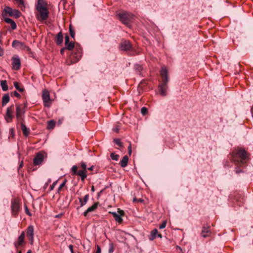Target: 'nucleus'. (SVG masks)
<instances>
[{"label":"nucleus","instance_id":"obj_36","mask_svg":"<svg viewBox=\"0 0 253 253\" xmlns=\"http://www.w3.org/2000/svg\"><path fill=\"white\" fill-rule=\"evenodd\" d=\"M114 142L119 147L122 146V143L121 142L120 139L116 138L114 139Z\"/></svg>","mask_w":253,"mask_h":253},{"label":"nucleus","instance_id":"obj_43","mask_svg":"<svg viewBox=\"0 0 253 253\" xmlns=\"http://www.w3.org/2000/svg\"><path fill=\"white\" fill-rule=\"evenodd\" d=\"M96 248H97V250L95 252V253H101V248L100 247V246L98 245H97Z\"/></svg>","mask_w":253,"mask_h":253},{"label":"nucleus","instance_id":"obj_14","mask_svg":"<svg viewBox=\"0 0 253 253\" xmlns=\"http://www.w3.org/2000/svg\"><path fill=\"white\" fill-rule=\"evenodd\" d=\"M211 234L210 226L208 225H204L202 228L201 236L204 238L209 237Z\"/></svg>","mask_w":253,"mask_h":253},{"label":"nucleus","instance_id":"obj_63","mask_svg":"<svg viewBox=\"0 0 253 253\" xmlns=\"http://www.w3.org/2000/svg\"><path fill=\"white\" fill-rule=\"evenodd\" d=\"M47 184H48V183H47V184H46V185H45V187H46V186L47 185Z\"/></svg>","mask_w":253,"mask_h":253},{"label":"nucleus","instance_id":"obj_11","mask_svg":"<svg viewBox=\"0 0 253 253\" xmlns=\"http://www.w3.org/2000/svg\"><path fill=\"white\" fill-rule=\"evenodd\" d=\"M42 98L44 103V106H49L48 103L50 101L49 92L48 90L44 89L42 91Z\"/></svg>","mask_w":253,"mask_h":253},{"label":"nucleus","instance_id":"obj_24","mask_svg":"<svg viewBox=\"0 0 253 253\" xmlns=\"http://www.w3.org/2000/svg\"><path fill=\"white\" fill-rule=\"evenodd\" d=\"M158 233V231L157 229H155L151 231L150 235L149 237V239L150 241L154 240L157 237Z\"/></svg>","mask_w":253,"mask_h":253},{"label":"nucleus","instance_id":"obj_4","mask_svg":"<svg viewBox=\"0 0 253 253\" xmlns=\"http://www.w3.org/2000/svg\"><path fill=\"white\" fill-rule=\"evenodd\" d=\"M21 12L17 9H13L9 6H5L4 8L2 16L3 19L7 17V16L14 17L18 18L20 16Z\"/></svg>","mask_w":253,"mask_h":253},{"label":"nucleus","instance_id":"obj_31","mask_svg":"<svg viewBox=\"0 0 253 253\" xmlns=\"http://www.w3.org/2000/svg\"><path fill=\"white\" fill-rule=\"evenodd\" d=\"M66 49L68 50H72L75 47V43L74 42H71L70 43L65 46Z\"/></svg>","mask_w":253,"mask_h":253},{"label":"nucleus","instance_id":"obj_3","mask_svg":"<svg viewBox=\"0 0 253 253\" xmlns=\"http://www.w3.org/2000/svg\"><path fill=\"white\" fill-rule=\"evenodd\" d=\"M160 74L162 78V83L159 85V91L162 96H165L167 95V90L168 87L167 83L169 81L168 71L166 67H162Z\"/></svg>","mask_w":253,"mask_h":253},{"label":"nucleus","instance_id":"obj_58","mask_svg":"<svg viewBox=\"0 0 253 253\" xmlns=\"http://www.w3.org/2000/svg\"><path fill=\"white\" fill-rule=\"evenodd\" d=\"M70 42H67L66 43H65V46H66L67 45L69 44L70 43Z\"/></svg>","mask_w":253,"mask_h":253},{"label":"nucleus","instance_id":"obj_41","mask_svg":"<svg viewBox=\"0 0 253 253\" xmlns=\"http://www.w3.org/2000/svg\"><path fill=\"white\" fill-rule=\"evenodd\" d=\"M66 181H67V180H65L64 181L60 184V185L59 186V187L58 188V191L60 190L62 188L65 186Z\"/></svg>","mask_w":253,"mask_h":253},{"label":"nucleus","instance_id":"obj_64","mask_svg":"<svg viewBox=\"0 0 253 253\" xmlns=\"http://www.w3.org/2000/svg\"><path fill=\"white\" fill-rule=\"evenodd\" d=\"M0 56H2V54H0Z\"/></svg>","mask_w":253,"mask_h":253},{"label":"nucleus","instance_id":"obj_2","mask_svg":"<svg viewBox=\"0 0 253 253\" xmlns=\"http://www.w3.org/2000/svg\"><path fill=\"white\" fill-rule=\"evenodd\" d=\"M47 3L45 0H38L36 5V12L35 13L36 18L41 22L46 20L49 12L47 7Z\"/></svg>","mask_w":253,"mask_h":253},{"label":"nucleus","instance_id":"obj_37","mask_svg":"<svg viewBox=\"0 0 253 253\" xmlns=\"http://www.w3.org/2000/svg\"><path fill=\"white\" fill-rule=\"evenodd\" d=\"M80 168H82V169L84 170V171H87V167L85 163L83 162H81Z\"/></svg>","mask_w":253,"mask_h":253},{"label":"nucleus","instance_id":"obj_27","mask_svg":"<svg viewBox=\"0 0 253 253\" xmlns=\"http://www.w3.org/2000/svg\"><path fill=\"white\" fill-rule=\"evenodd\" d=\"M1 87L4 91L8 90V85L6 80H1Z\"/></svg>","mask_w":253,"mask_h":253},{"label":"nucleus","instance_id":"obj_22","mask_svg":"<svg viewBox=\"0 0 253 253\" xmlns=\"http://www.w3.org/2000/svg\"><path fill=\"white\" fill-rule=\"evenodd\" d=\"M89 199V195L86 194L84 196L83 199H82L81 198H79V200L80 203L81 207H83L84 206L87 202L88 201Z\"/></svg>","mask_w":253,"mask_h":253},{"label":"nucleus","instance_id":"obj_9","mask_svg":"<svg viewBox=\"0 0 253 253\" xmlns=\"http://www.w3.org/2000/svg\"><path fill=\"white\" fill-rule=\"evenodd\" d=\"M119 48L121 50L127 51L131 49L132 45L129 41L125 40L120 43Z\"/></svg>","mask_w":253,"mask_h":253},{"label":"nucleus","instance_id":"obj_33","mask_svg":"<svg viewBox=\"0 0 253 253\" xmlns=\"http://www.w3.org/2000/svg\"><path fill=\"white\" fill-rule=\"evenodd\" d=\"M115 248L114 245L113 243H110L109 244V247L108 249V253H113L114 251Z\"/></svg>","mask_w":253,"mask_h":253},{"label":"nucleus","instance_id":"obj_13","mask_svg":"<svg viewBox=\"0 0 253 253\" xmlns=\"http://www.w3.org/2000/svg\"><path fill=\"white\" fill-rule=\"evenodd\" d=\"M43 155L42 153H38L34 158L33 164L35 165H41L43 161Z\"/></svg>","mask_w":253,"mask_h":253},{"label":"nucleus","instance_id":"obj_12","mask_svg":"<svg viewBox=\"0 0 253 253\" xmlns=\"http://www.w3.org/2000/svg\"><path fill=\"white\" fill-rule=\"evenodd\" d=\"M25 236V234L24 231H23L21 235L18 237L17 241L14 242V246L16 249H18L19 247L23 246L24 243V238Z\"/></svg>","mask_w":253,"mask_h":253},{"label":"nucleus","instance_id":"obj_57","mask_svg":"<svg viewBox=\"0 0 253 253\" xmlns=\"http://www.w3.org/2000/svg\"><path fill=\"white\" fill-rule=\"evenodd\" d=\"M102 191V190H101L99 193H98V195H97L98 197L100 196V194L101 193Z\"/></svg>","mask_w":253,"mask_h":253},{"label":"nucleus","instance_id":"obj_45","mask_svg":"<svg viewBox=\"0 0 253 253\" xmlns=\"http://www.w3.org/2000/svg\"><path fill=\"white\" fill-rule=\"evenodd\" d=\"M13 94L15 97L17 98H20L21 96L16 91H14L13 92Z\"/></svg>","mask_w":253,"mask_h":253},{"label":"nucleus","instance_id":"obj_7","mask_svg":"<svg viewBox=\"0 0 253 253\" xmlns=\"http://www.w3.org/2000/svg\"><path fill=\"white\" fill-rule=\"evenodd\" d=\"M109 213L113 215L116 222H118L119 223L122 222V216H123L125 214V212L123 210H120V209H118L117 212L115 211H110Z\"/></svg>","mask_w":253,"mask_h":253},{"label":"nucleus","instance_id":"obj_21","mask_svg":"<svg viewBox=\"0 0 253 253\" xmlns=\"http://www.w3.org/2000/svg\"><path fill=\"white\" fill-rule=\"evenodd\" d=\"M13 106H11L7 108V112H6V119L7 120V122H9V119H11L12 118V110L13 109Z\"/></svg>","mask_w":253,"mask_h":253},{"label":"nucleus","instance_id":"obj_59","mask_svg":"<svg viewBox=\"0 0 253 253\" xmlns=\"http://www.w3.org/2000/svg\"><path fill=\"white\" fill-rule=\"evenodd\" d=\"M27 253H32V252H31V250H29V251L27 252Z\"/></svg>","mask_w":253,"mask_h":253},{"label":"nucleus","instance_id":"obj_35","mask_svg":"<svg viewBox=\"0 0 253 253\" xmlns=\"http://www.w3.org/2000/svg\"><path fill=\"white\" fill-rule=\"evenodd\" d=\"M75 57L77 59V60H79L81 57V52L80 49H77V52L75 53Z\"/></svg>","mask_w":253,"mask_h":253},{"label":"nucleus","instance_id":"obj_50","mask_svg":"<svg viewBox=\"0 0 253 253\" xmlns=\"http://www.w3.org/2000/svg\"><path fill=\"white\" fill-rule=\"evenodd\" d=\"M133 201H138V202H142L143 201V200H142L141 199H139L137 200L136 198H134L133 199Z\"/></svg>","mask_w":253,"mask_h":253},{"label":"nucleus","instance_id":"obj_48","mask_svg":"<svg viewBox=\"0 0 253 253\" xmlns=\"http://www.w3.org/2000/svg\"><path fill=\"white\" fill-rule=\"evenodd\" d=\"M25 210H26V213L29 215H31V213L30 212V211H29L27 206L25 207Z\"/></svg>","mask_w":253,"mask_h":253},{"label":"nucleus","instance_id":"obj_29","mask_svg":"<svg viewBox=\"0 0 253 253\" xmlns=\"http://www.w3.org/2000/svg\"><path fill=\"white\" fill-rule=\"evenodd\" d=\"M55 125V123L54 121L51 120L48 122L47 128L48 129H53Z\"/></svg>","mask_w":253,"mask_h":253},{"label":"nucleus","instance_id":"obj_54","mask_svg":"<svg viewBox=\"0 0 253 253\" xmlns=\"http://www.w3.org/2000/svg\"><path fill=\"white\" fill-rule=\"evenodd\" d=\"M94 190H95V189H94V186H92L91 187V191L92 192H94Z\"/></svg>","mask_w":253,"mask_h":253},{"label":"nucleus","instance_id":"obj_18","mask_svg":"<svg viewBox=\"0 0 253 253\" xmlns=\"http://www.w3.org/2000/svg\"><path fill=\"white\" fill-rule=\"evenodd\" d=\"M3 20L7 23L9 24L12 30H15L17 28L16 23L11 18L8 17H5L3 19Z\"/></svg>","mask_w":253,"mask_h":253},{"label":"nucleus","instance_id":"obj_8","mask_svg":"<svg viewBox=\"0 0 253 253\" xmlns=\"http://www.w3.org/2000/svg\"><path fill=\"white\" fill-rule=\"evenodd\" d=\"M11 208L12 214L14 216L17 215L19 211V204L17 200H12Z\"/></svg>","mask_w":253,"mask_h":253},{"label":"nucleus","instance_id":"obj_26","mask_svg":"<svg viewBox=\"0 0 253 253\" xmlns=\"http://www.w3.org/2000/svg\"><path fill=\"white\" fill-rule=\"evenodd\" d=\"M21 129L23 131V134L25 136H27L30 132V130L29 128H27L25 125H24L23 123L21 124Z\"/></svg>","mask_w":253,"mask_h":253},{"label":"nucleus","instance_id":"obj_56","mask_svg":"<svg viewBox=\"0 0 253 253\" xmlns=\"http://www.w3.org/2000/svg\"><path fill=\"white\" fill-rule=\"evenodd\" d=\"M24 107H27V102H25V103H24Z\"/></svg>","mask_w":253,"mask_h":253},{"label":"nucleus","instance_id":"obj_19","mask_svg":"<svg viewBox=\"0 0 253 253\" xmlns=\"http://www.w3.org/2000/svg\"><path fill=\"white\" fill-rule=\"evenodd\" d=\"M98 203H95L92 206L89 207L84 212V215L85 216L87 215L88 213L95 211L98 207Z\"/></svg>","mask_w":253,"mask_h":253},{"label":"nucleus","instance_id":"obj_38","mask_svg":"<svg viewBox=\"0 0 253 253\" xmlns=\"http://www.w3.org/2000/svg\"><path fill=\"white\" fill-rule=\"evenodd\" d=\"M141 113L143 115H145L148 113L147 109L143 107L141 109Z\"/></svg>","mask_w":253,"mask_h":253},{"label":"nucleus","instance_id":"obj_10","mask_svg":"<svg viewBox=\"0 0 253 253\" xmlns=\"http://www.w3.org/2000/svg\"><path fill=\"white\" fill-rule=\"evenodd\" d=\"M26 235L28 238L30 244L32 245L34 242V227L30 225L27 227L26 231Z\"/></svg>","mask_w":253,"mask_h":253},{"label":"nucleus","instance_id":"obj_61","mask_svg":"<svg viewBox=\"0 0 253 253\" xmlns=\"http://www.w3.org/2000/svg\"><path fill=\"white\" fill-rule=\"evenodd\" d=\"M60 215L59 214V215H56V217H60Z\"/></svg>","mask_w":253,"mask_h":253},{"label":"nucleus","instance_id":"obj_1","mask_svg":"<svg viewBox=\"0 0 253 253\" xmlns=\"http://www.w3.org/2000/svg\"><path fill=\"white\" fill-rule=\"evenodd\" d=\"M232 160L235 162L236 167L235 171L236 173L242 172L243 170L240 167H244L248 160L246 151L243 149L235 150L232 154Z\"/></svg>","mask_w":253,"mask_h":253},{"label":"nucleus","instance_id":"obj_40","mask_svg":"<svg viewBox=\"0 0 253 253\" xmlns=\"http://www.w3.org/2000/svg\"><path fill=\"white\" fill-rule=\"evenodd\" d=\"M167 222L166 221H164L163 222V223L159 226V228L160 229H164L166 226Z\"/></svg>","mask_w":253,"mask_h":253},{"label":"nucleus","instance_id":"obj_53","mask_svg":"<svg viewBox=\"0 0 253 253\" xmlns=\"http://www.w3.org/2000/svg\"><path fill=\"white\" fill-rule=\"evenodd\" d=\"M10 133L12 136H13V129L12 128H11L10 129Z\"/></svg>","mask_w":253,"mask_h":253},{"label":"nucleus","instance_id":"obj_5","mask_svg":"<svg viewBox=\"0 0 253 253\" xmlns=\"http://www.w3.org/2000/svg\"><path fill=\"white\" fill-rule=\"evenodd\" d=\"M119 20L124 24L127 25L134 18V15L127 12H123L118 14Z\"/></svg>","mask_w":253,"mask_h":253},{"label":"nucleus","instance_id":"obj_47","mask_svg":"<svg viewBox=\"0 0 253 253\" xmlns=\"http://www.w3.org/2000/svg\"><path fill=\"white\" fill-rule=\"evenodd\" d=\"M69 249L71 251V253H74L73 252V246L72 245H70L69 246Z\"/></svg>","mask_w":253,"mask_h":253},{"label":"nucleus","instance_id":"obj_23","mask_svg":"<svg viewBox=\"0 0 253 253\" xmlns=\"http://www.w3.org/2000/svg\"><path fill=\"white\" fill-rule=\"evenodd\" d=\"M128 161V157L126 155L124 156V157L123 158L122 160L120 162V165H121V166L122 168L126 167L127 166V165Z\"/></svg>","mask_w":253,"mask_h":253},{"label":"nucleus","instance_id":"obj_44","mask_svg":"<svg viewBox=\"0 0 253 253\" xmlns=\"http://www.w3.org/2000/svg\"><path fill=\"white\" fill-rule=\"evenodd\" d=\"M69 41H70L69 36L68 35H66L65 37V43H66L67 42H69Z\"/></svg>","mask_w":253,"mask_h":253},{"label":"nucleus","instance_id":"obj_49","mask_svg":"<svg viewBox=\"0 0 253 253\" xmlns=\"http://www.w3.org/2000/svg\"><path fill=\"white\" fill-rule=\"evenodd\" d=\"M66 49V47L62 48L60 49V53L61 54H63L64 53V50Z\"/></svg>","mask_w":253,"mask_h":253},{"label":"nucleus","instance_id":"obj_34","mask_svg":"<svg viewBox=\"0 0 253 253\" xmlns=\"http://www.w3.org/2000/svg\"><path fill=\"white\" fill-rule=\"evenodd\" d=\"M110 157L113 160L118 161L119 159V156L118 155L112 153L110 154Z\"/></svg>","mask_w":253,"mask_h":253},{"label":"nucleus","instance_id":"obj_55","mask_svg":"<svg viewBox=\"0 0 253 253\" xmlns=\"http://www.w3.org/2000/svg\"><path fill=\"white\" fill-rule=\"evenodd\" d=\"M157 236L162 238V235L158 233Z\"/></svg>","mask_w":253,"mask_h":253},{"label":"nucleus","instance_id":"obj_16","mask_svg":"<svg viewBox=\"0 0 253 253\" xmlns=\"http://www.w3.org/2000/svg\"><path fill=\"white\" fill-rule=\"evenodd\" d=\"M12 46L13 47L23 48L24 49L28 48V47L25 45L23 42L17 40H14L13 41Z\"/></svg>","mask_w":253,"mask_h":253},{"label":"nucleus","instance_id":"obj_17","mask_svg":"<svg viewBox=\"0 0 253 253\" xmlns=\"http://www.w3.org/2000/svg\"><path fill=\"white\" fill-rule=\"evenodd\" d=\"M25 113V110L20 106H17L16 109V116L18 120L22 119V115Z\"/></svg>","mask_w":253,"mask_h":253},{"label":"nucleus","instance_id":"obj_60","mask_svg":"<svg viewBox=\"0 0 253 253\" xmlns=\"http://www.w3.org/2000/svg\"><path fill=\"white\" fill-rule=\"evenodd\" d=\"M51 182V180H50V179H49V180H48V182H47V183H49V182Z\"/></svg>","mask_w":253,"mask_h":253},{"label":"nucleus","instance_id":"obj_15","mask_svg":"<svg viewBox=\"0 0 253 253\" xmlns=\"http://www.w3.org/2000/svg\"><path fill=\"white\" fill-rule=\"evenodd\" d=\"M12 67L14 70H18L21 65L19 58L17 56L12 57Z\"/></svg>","mask_w":253,"mask_h":253},{"label":"nucleus","instance_id":"obj_30","mask_svg":"<svg viewBox=\"0 0 253 253\" xmlns=\"http://www.w3.org/2000/svg\"><path fill=\"white\" fill-rule=\"evenodd\" d=\"M14 86L15 88L20 92H22L24 91V88L23 87H20L19 84L18 82H14Z\"/></svg>","mask_w":253,"mask_h":253},{"label":"nucleus","instance_id":"obj_28","mask_svg":"<svg viewBox=\"0 0 253 253\" xmlns=\"http://www.w3.org/2000/svg\"><path fill=\"white\" fill-rule=\"evenodd\" d=\"M142 67L141 65L139 64H135L134 65V69L136 72L137 74L140 75L141 72L142 70Z\"/></svg>","mask_w":253,"mask_h":253},{"label":"nucleus","instance_id":"obj_52","mask_svg":"<svg viewBox=\"0 0 253 253\" xmlns=\"http://www.w3.org/2000/svg\"><path fill=\"white\" fill-rule=\"evenodd\" d=\"M94 169V166H92L91 167L88 168V169L89 170H92Z\"/></svg>","mask_w":253,"mask_h":253},{"label":"nucleus","instance_id":"obj_6","mask_svg":"<svg viewBox=\"0 0 253 253\" xmlns=\"http://www.w3.org/2000/svg\"><path fill=\"white\" fill-rule=\"evenodd\" d=\"M78 167L76 165L72 167L71 169L72 174L80 176L82 181H84L87 177V171H84L83 169L78 171Z\"/></svg>","mask_w":253,"mask_h":253},{"label":"nucleus","instance_id":"obj_46","mask_svg":"<svg viewBox=\"0 0 253 253\" xmlns=\"http://www.w3.org/2000/svg\"><path fill=\"white\" fill-rule=\"evenodd\" d=\"M128 154L129 155H131V147L130 144L128 147Z\"/></svg>","mask_w":253,"mask_h":253},{"label":"nucleus","instance_id":"obj_42","mask_svg":"<svg viewBox=\"0 0 253 253\" xmlns=\"http://www.w3.org/2000/svg\"><path fill=\"white\" fill-rule=\"evenodd\" d=\"M57 181H55L50 186V191H51L52 190L54 187L55 186L56 183H57Z\"/></svg>","mask_w":253,"mask_h":253},{"label":"nucleus","instance_id":"obj_51","mask_svg":"<svg viewBox=\"0 0 253 253\" xmlns=\"http://www.w3.org/2000/svg\"><path fill=\"white\" fill-rule=\"evenodd\" d=\"M23 161H22V162L20 163V165H19V168H18V170H19L20 168H22V167H23Z\"/></svg>","mask_w":253,"mask_h":253},{"label":"nucleus","instance_id":"obj_62","mask_svg":"<svg viewBox=\"0 0 253 253\" xmlns=\"http://www.w3.org/2000/svg\"><path fill=\"white\" fill-rule=\"evenodd\" d=\"M18 253H22L21 251H19Z\"/></svg>","mask_w":253,"mask_h":253},{"label":"nucleus","instance_id":"obj_25","mask_svg":"<svg viewBox=\"0 0 253 253\" xmlns=\"http://www.w3.org/2000/svg\"><path fill=\"white\" fill-rule=\"evenodd\" d=\"M10 100V97L8 93L4 94L2 97V105L5 106Z\"/></svg>","mask_w":253,"mask_h":253},{"label":"nucleus","instance_id":"obj_32","mask_svg":"<svg viewBox=\"0 0 253 253\" xmlns=\"http://www.w3.org/2000/svg\"><path fill=\"white\" fill-rule=\"evenodd\" d=\"M69 32H70V34L72 38H73V39H75V32L74 29H73L71 25H70L69 26Z\"/></svg>","mask_w":253,"mask_h":253},{"label":"nucleus","instance_id":"obj_39","mask_svg":"<svg viewBox=\"0 0 253 253\" xmlns=\"http://www.w3.org/2000/svg\"><path fill=\"white\" fill-rule=\"evenodd\" d=\"M16 2L18 3L19 6L21 7L24 6V0H15Z\"/></svg>","mask_w":253,"mask_h":253},{"label":"nucleus","instance_id":"obj_20","mask_svg":"<svg viewBox=\"0 0 253 253\" xmlns=\"http://www.w3.org/2000/svg\"><path fill=\"white\" fill-rule=\"evenodd\" d=\"M55 41L57 45H60L62 43L63 41V36L61 31H60L56 36Z\"/></svg>","mask_w":253,"mask_h":253}]
</instances>
